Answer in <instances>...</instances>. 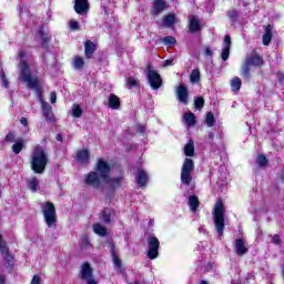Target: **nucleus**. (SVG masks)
<instances>
[{
	"label": "nucleus",
	"mask_w": 284,
	"mask_h": 284,
	"mask_svg": "<svg viewBox=\"0 0 284 284\" xmlns=\"http://www.w3.org/2000/svg\"><path fill=\"white\" fill-rule=\"evenodd\" d=\"M204 54H205V57H212V49H210V47H206L204 49Z\"/></svg>",
	"instance_id": "obj_53"
},
{
	"label": "nucleus",
	"mask_w": 284,
	"mask_h": 284,
	"mask_svg": "<svg viewBox=\"0 0 284 284\" xmlns=\"http://www.w3.org/2000/svg\"><path fill=\"white\" fill-rule=\"evenodd\" d=\"M194 105L196 110H201L203 105H205V100H203V98H196L194 101Z\"/></svg>",
	"instance_id": "obj_43"
},
{
	"label": "nucleus",
	"mask_w": 284,
	"mask_h": 284,
	"mask_svg": "<svg viewBox=\"0 0 284 284\" xmlns=\"http://www.w3.org/2000/svg\"><path fill=\"white\" fill-rule=\"evenodd\" d=\"M192 172H194V160L185 158L181 170L182 185H190L192 183Z\"/></svg>",
	"instance_id": "obj_5"
},
{
	"label": "nucleus",
	"mask_w": 284,
	"mask_h": 284,
	"mask_svg": "<svg viewBox=\"0 0 284 284\" xmlns=\"http://www.w3.org/2000/svg\"><path fill=\"white\" fill-rule=\"evenodd\" d=\"M261 65H263V58L254 52L251 53L242 67V77H244V79H250L251 68H261Z\"/></svg>",
	"instance_id": "obj_4"
},
{
	"label": "nucleus",
	"mask_w": 284,
	"mask_h": 284,
	"mask_svg": "<svg viewBox=\"0 0 284 284\" xmlns=\"http://www.w3.org/2000/svg\"><path fill=\"white\" fill-rule=\"evenodd\" d=\"M235 250L239 256H243V254H247V246H245V241L243 239H237L235 241Z\"/></svg>",
	"instance_id": "obj_20"
},
{
	"label": "nucleus",
	"mask_w": 284,
	"mask_h": 284,
	"mask_svg": "<svg viewBox=\"0 0 284 284\" xmlns=\"http://www.w3.org/2000/svg\"><path fill=\"white\" fill-rule=\"evenodd\" d=\"M205 123L207 128H213L214 123H216V120L214 119V114L212 112L206 113Z\"/></svg>",
	"instance_id": "obj_40"
},
{
	"label": "nucleus",
	"mask_w": 284,
	"mask_h": 284,
	"mask_svg": "<svg viewBox=\"0 0 284 284\" xmlns=\"http://www.w3.org/2000/svg\"><path fill=\"white\" fill-rule=\"evenodd\" d=\"M24 9H26V6H23V4H20L18 7V10H19L20 14L23 12Z\"/></svg>",
	"instance_id": "obj_58"
},
{
	"label": "nucleus",
	"mask_w": 284,
	"mask_h": 284,
	"mask_svg": "<svg viewBox=\"0 0 284 284\" xmlns=\"http://www.w3.org/2000/svg\"><path fill=\"white\" fill-rule=\"evenodd\" d=\"M45 165H48V153L40 145H37L31 156V170L36 174H43Z\"/></svg>",
	"instance_id": "obj_2"
},
{
	"label": "nucleus",
	"mask_w": 284,
	"mask_h": 284,
	"mask_svg": "<svg viewBox=\"0 0 284 284\" xmlns=\"http://www.w3.org/2000/svg\"><path fill=\"white\" fill-rule=\"evenodd\" d=\"M112 214H114V211H112V209H104L101 215L102 221L106 224L112 223Z\"/></svg>",
	"instance_id": "obj_29"
},
{
	"label": "nucleus",
	"mask_w": 284,
	"mask_h": 284,
	"mask_svg": "<svg viewBox=\"0 0 284 284\" xmlns=\"http://www.w3.org/2000/svg\"><path fill=\"white\" fill-rule=\"evenodd\" d=\"M231 48H232V38H230V36H225L223 41L222 53H221L222 61H227L230 59Z\"/></svg>",
	"instance_id": "obj_11"
},
{
	"label": "nucleus",
	"mask_w": 284,
	"mask_h": 284,
	"mask_svg": "<svg viewBox=\"0 0 284 284\" xmlns=\"http://www.w3.org/2000/svg\"><path fill=\"white\" fill-rule=\"evenodd\" d=\"M200 284H207V281H202Z\"/></svg>",
	"instance_id": "obj_62"
},
{
	"label": "nucleus",
	"mask_w": 284,
	"mask_h": 284,
	"mask_svg": "<svg viewBox=\"0 0 284 284\" xmlns=\"http://www.w3.org/2000/svg\"><path fill=\"white\" fill-rule=\"evenodd\" d=\"M128 85H130V88H136V85H139V79H136L134 77H129Z\"/></svg>",
	"instance_id": "obj_42"
},
{
	"label": "nucleus",
	"mask_w": 284,
	"mask_h": 284,
	"mask_svg": "<svg viewBox=\"0 0 284 284\" xmlns=\"http://www.w3.org/2000/svg\"><path fill=\"white\" fill-rule=\"evenodd\" d=\"M39 37L43 43H45L48 41V34L42 33L41 31L39 32Z\"/></svg>",
	"instance_id": "obj_50"
},
{
	"label": "nucleus",
	"mask_w": 284,
	"mask_h": 284,
	"mask_svg": "<svg viewBox=\"0 0 284 284\" xmlns=\"http://www.w3.org/2000/svg\"><path fill=\"white\" fill-rule=\"evenodd\" d=\"M80 278L82 281H88L89 278H92V267L90 266V263L85 262L82 264L80 271Z\"/></svg>",
	"instance_id": "obj_18"
},
{
	"label": "nucleus",
	"mask_w": 284,
	"mask_h": 284,
	"mask_svg": "<svg viewBox=\"0 0 284 284\" xmlns=\"http://www.w3.org/2000/svg\"><path fill=\"white\" fill-rule=\"evenodd\" d=\"M0 79L2 81L3 88H8L9 83H8V79H6V73L1 72L0 73Z\"/></svg>",
	"instance_id": "obj_44"
},
{
	"label": "nucleus",
	"mask_w": 284,
	"mask_h": 284,
	"mask_svg": "<svg viewBox=\"0 0 284 284\" xmlns=\"http://www.w3.org/2000/svg\"><path fill=\"white\" fill-rule=\"evenodd\" d=\"M28 187L31 192H39V179L31 178L28 180Z\"/></svg>",
	"instance_id": "obj_32"
},
{
	"label": "nucleus",
	"mask_w": 284,
	"mask_h": 284,
	"mask_svg": "<svg viewBox=\"0 0 284 284\" xmlns=\"http://www.w3.org/2000/svg\"><path fill=\"white\" fill-rule=\"evenodd\" d=\"M40 102L42 103V112L47 121H52L54 119V114L52 113V106L48 102H43V99L41 98Z\"/></svg>",
	"instance_id": "obj_19"
},
{
	"label": "nucleus",
	"mask_w": 284,
	"mask_h": 284,
	"mask_svg": "<svg viewBox=\"0 0 284 284\" xmlns=\"http://www.w3.org/2000/svg\"><path fill=\"white\" fill-rule=\"evenodd\" d=\"M190 81L191 83H199V81H201V71L199 69H194L191 72Z\"/></svg>",
	"instance_id": "obj_35"
},
{
	"label": "nucleus",
	"mask_w": 284,
	"mask_h": 284,
	"mask_svg": "<svg viewBox=\"0 0 284 284\" xmlns=\"http://www.w3.org/2000/svg\"><path fill=\"white\" fill-rule=\"evenodd\" d=\"M31 284H41V276L34 275L31 280Z\"/></svg>",
	"instance_id": "obj_46"
},
{
	"label": "nucleus",
	"mask_w": 284,
	"mask_h": 284,
	"mask_svg": "<svg viewBox=\"0 0 284 284\" xmlns=\"http://www.w3.org/2000/svg\"><path fill=\"white\" fill-rule=\"evenodd\" d=\"M146 77L152 90H159V88L163 85L161 74H159L156 71L149 69Z\"/></svg>",
	"instance_id": "obj_10"
},
{
	"label": "nucleus",
	"mask_w": 284,
	"mask_h": 284,
	"mask_svg": "<svg viewBox=\"0 0 284 284\" xmlns=\"http://www.w3.org/2000/svg\"><path fill=\"white\" fill-rule=\"evenodd\" d=\"M256 163L258 168H267V158H265L263 154H260L256 158Z\"/></svg>",
	"instance_id": "obj_39"
},
{
	"label": "nucleus",
	"mask_w": 284,
	"mask_h": 284,
	"mask_svg": "<svg viewBox=\"0 0 284 284\" xmlns=\"http://www.w3.org/2000/svg\"><path fill=\"white\" fill-rule=\"evenodd\" d=\"M77 161L80 163V165H88V163H90V151H88V149L78 151Z\"/></svg>",
	"instance_id": "obj_16"
},
{
	"label": "nucleus",
	"mask_w": 284,
	"mask_h": 284,
	"mask_svg": "<svg viewBox=\"0 0 284 284\" xmlns=\"http://www.w3.org/2000/svg\"><path fill=\"white\" fill-rule=\"evenodd\" d=\"M148 172L143 169H139L135 173V182L139 187H145L148 185Z\"/></svg>",
	"instance_id": "obj_12"
},
{
	"label": "nucleus",
	"mask_w": 284,
	"mask_h": 284,
	"mask_svg": "<svg viewBox=\"0 0 284 284\" xmlns=\"http://www.w3.org/2000/svg\"><path fill=\"white\" fill-rule=\"evenodd\" d=\"M136 132H139L140 134H145V125L139 124L136 128Z\"/></svg>",
	"instance_id": "obj_49"
},
{
	"label": "nucleus",
	"mask_w": 284,
	"mask_h": 284,
	"mask_svg": "<svg viewBox=\"0 0 284 284\" xmlns=\"http://www.w3.org/2000/svg\"><path fill=\"white\" fill-rule=\"evenodd\" d=\"M83 65H85V61L83 60V58H81L79 55L73 58L74 70H81L83 68Z\"/></svg>",
	"instance_id": "obj_34"
},
{
	"label": "nucleus",
	"mask_w": 284,
	"mask_h": 284,
	"mask_svg": "<svg viewBox=\"0 0 284 284\" xmlns=\"http://www.w3.org/2000/svg\"><path fill=\"white\" fill-rule=\"evenodd\" d=\"M70 28H71V30H77L79 28V22L74 21V20H71L70 21Z\"/></svg>",
	"instance_id": "obj_48"
},
{
	"label": "nucleus",
	"mask_w": 284,
	"mask_h": 284,
	"mask_svg": "<svg viewBox=\"0 0 284 284\" xmlns=\"http://www.w3.org/2000/svg\"><path fill=\"white\" fill-rule=\"evenodd\" d=\"M95 172L102 178V181L110 176L112 172V165L105 159L100 158L95 163Z\"/></svg>",
	"instance_id": "obj_8"
},
{
	"label": "nucleus",
	"mask_w": 284,
	"mask_h": 284,
	"mask_svg": "<svg viewBox=\"0 0 284 284\" xmlns=\"http://www.w3.org/2000/svg\"><path fill=\"white\" fill-rule=\"evenodd\" d=\"M168 8V3L165 0H154V8L152 10V14H161L163 10Z\"/></svg>",
	"instance_id": "obj_21"
},
{
	"label": "nucleus",
	"mask_w": 284,
	"mask_h": 284,
	"mask_svg": "<svg viewBox=\"0 0 284 284\" xmlns=\"http://www.w3.org/2000/svg\"><path fill=\"white\" fill-rule=\"evenodd\" d=\"M0 252L3 258H6V261H10L12 258V256L10 255V252L8 251V244L6 243V241H3V236L1 235H0Z\"/></svg>",
	"instance_id": "obj_23"
},
{
	"label": "nucleus",
	"mask_w": 284,
	"mask_h": 284,
	"mask_svg": "<svg viewBox=\"0 0 284 284\" xmlns=\"http://www.w3.org/2000/svg\"><path fill=\"white\" fill-rule=\"evenodd\" d=\"M148 252L146 256L150 261H154V258H159V247H161V242L156 239V236L151 235L146 239Z\"/></svg>",
	"instance_id": "obj_7"
},
{
	"label": "nucleus",
	"mask_w": 284,
	"mask_h": 284,
	"mask_svg": "<svg viewBox=\"0 0 284 284\" xmlns=\"http://www.w3.org/2000/svg\"><path fill=\"white\" fill-rule=\"evenodd\" d=\"M272 243H274V245H280L281 244V236L274 235L272 237Z\"/></svg>",
	"instance_id": "obj_47"
},
{
	"label": "nucleus",
	"mask_w": 284,
	"mask_h": 284,
	"mask_svg": "<svg viewBox=\"0 0 284 284\" xmlns=\"http://www.w3.org/2000/svg\"><path fill=\"white\" fill-rule=\"evenodd\" d=\"M174 21H175V18L172 14L164 17L163 19L164 28H171V26H174Z\"/></svg>",
	"instance_id": "obj_38"
},
{
	"label": "nucleus",
	"mask_w": 284,
	"mask_h": 284,
	"mask_svg": "<svg viewBox=\"0 0 284 284\" xmlns=\"http://www.w3.org/2000/svg\"><path fill=\"white\" fill-rule=\"evenodd\" d=\"M207 142L211 143V144L214 143V133L210 132L207 134Z\"/></svg>",
	"instance_id": "obj_52"
},
{
	"label": "nucleus",
	"mask_w": 284,
	"mask_h": 284,
	"mask_svg": "<svg viewBox=\"0 0 284 284\" xmlns=\"http://www.w3.org/2000/svg\"><path fill=\"white\" fill-rule=\"evenodd\" d=\"M212 216L215 230L219 234V239H221L225 230V205L223 204V201H216L212 212Z\"/></svg>",
	"instance_id": "obj_3"
},
{
	"label": "nucleus",
	"mask_w": 284,
	"mask_h": 284,
	"mask_svg": "<svg viewBox=\"0 0 284 284\" xmlns=\"http://www.w3.org/2000/svg\"><path fill=\"white\" fill-rule=\"evenodd\" d=\"M250 278H252V274H248V275H247V281H250Z\"/></svg>",
	"instance_id": "obj_61"
},
{
	"label": "nucleus",
	"mask_w": 284,
	"mask_h": 284,
	"mask_svg": "<svg viewBox=\"0 0 284 284\" xmlns=\"http://www.w3.org/2000/svg\"><path fill=\"white\" fill-rule=\"evenodd\" d=\"M185 156H194V140H189L184 146Z\"/></svg>",
	"instance_id": "obj_31"
},
{
	"label": "nucleus",
	"mask_w": 284,
	"mask_h": 284,
	"mask_svg": "<svg viewBox=\"0 0 284 284\" xmlns=\"http://www.w3.org/2000/svg\"><path fill=\"white\" fill-rule=\"evenodd\" d=\"M187 204H189L190 210H192L193 212H196V210H199V205H200L199 196L190 195Z\"/></svg>",
	"instance_id": "obj_28"
},
{
	"label": "nucleus",
	"mask_w": 284,
	"mask_h": 284,
	"mask_svg": "<svg viewBox=\"0 0 284 284\" xmlns=\"http://www.w3.org/2000/svg\"><path fill=\"white\" fill-rule=\"evenodd\" d=\"M109 108H111V110H119V108H121V100L119 99V97L110 94Z\"/></svg>",
	"instance_id": "obj_25"
},
{
	"label": "nucleus",
	"mask_w": 284,
	"mask_h": 284,
	"mask_svg": "<svg viewBox=\"0 0 284 284\" xmlns=\"http://www.w3.org/2000/svg\"><path fill=\"white\" fill-rule=\"evenodd\" d=\"M272 30H274V27H272V24L265 27V33L263 36V45H270L272 41Z\"/></svg>",
	"instance_id": "obj_24"
},
{
	"label": "nucleus",
	"mask_w": 284,
	"mask_h": 284,
	"mask_svg": "<svg viewBox=\"0 0 284 284\" xmlns=\"http://www.w3.org/2000/svg\"><path fill=\"white\" fill-rule=\"evenodd\" d=\"M0 284H6V275L0 274Z\"/></svg>",
	"instance_id": "obj_57"
},
{
	"label": "nucleus",
	"mask_w": 284,
	"mask_h": 284,
	"mask_svg": "<svg viewBox=\"0 0 284 284\" xmlns=\"http://www.w3.org/2000/svg\"><path fill=\"white\" fill-rule=\"evenodd\" d=\"M50 101H51V103H57V92L50 93Z\"/></svg>",
	"instance_id": "obj_51"
},
{
	"label": "nucleus",
	"mask_w": 284,
	"mask_h": 284,
	"mask_svg": "<svg viewBox=\"0 0 284 284\" xmlns=\"http://www.w3.org/2000/svg\"><path fill=\"white\" fill-rule=\"evenodd\" d=\"M241 85H243L241 78L235 77L231 80V88L233 92H239V90H241Z\"/></svg>",
	"instance_id": "obj_33"
},
{
	"label": "nucleus",
	"mask_w": 284,
	"mask_h": 284,
	"mask_svg": "<svg viewBox=\"0 0 284 284\" xmlns=\"http://www.w3.org/2000/svg\"><path fill=\"white\" fill-rule=\"evenodd\" d=\"M93 232L94 234H98V236H105L108 234V229L101 223H95L93 224Z\"/></svg>",
	"instance_id": "obj_30"
},
{
	"label": "nucleus",
	"mask_w": 284,
	"mask_h": 284,
	"mask_svg": "<svg viewBox=\"0 0 284 284\" xmlns=\"http://www.w3.org/2000/svg\"><path fill=\"white\" fill-rule=\"evenodd\" d=\"M57 141H63V136L61 134L57 135Z\"/></svg>",
	"instance_id": "obj_60"
},
{
	"label": "nucleus",
	"mask_w": 284,
	"mask_h": 284,
	"mask_svg": "<svg viewBox=\"0 0 284 284\" xmlns=\"http://www.w3.org/2000/svg\"><path fill=\"white\" fill-rule=\"evenodd\" d=\"M82 245H90V242L88 241V236L82 237Z\"/></svg>",
	"instance_id": "obj_55"
},
{
	"label": "nucleus",
	"mask_w": 284,
	"mask_h": 284,
	"mask_svg": "<svg viewBox=\"0 0 284 284\" xmlns=\"http://www.w3.org/2000/svg\"><path fill=\"white\" fill-rule=\"evenodd\" d=\"M176 97L180 103L187 105V88L183 84H180L176 89Z\"/></svg>",
	"instance_id": "obj_14"
},
{
	"label": "nucleus",
	"mask_w": 284,
	"mask_h": 284,
	"mask_svg": "<svg viewBox=\"0 0 284 284\" xmlns=\"http://www.w3.org/2000/svg\"><path fill=\"white\" fill-rule=\"evenodd\" d=\"M88 284H97V280H94V277H90L89 280H87Z\"/></svg>",
	"instance_id": "obj_56"
},
{
	"label": "nucleus",
	"mask_w": 284,
	"mask_h": 284,
	"mask_svg": "<svg viewBox=\"0 0 284 284\" xmlns=\"http://www.w3.org/2000/svg\"><path fill=\"white\" fill-rule=\"evenodd\" d=\"M183 121L189 128H194L196 125V115L192 112H186L184 113Z\"/></svg>",
	"instance_id": "obj_22"
},
{
	"label": "nucleus",
	"mask_w": 284,
	"mask_h": 284,
	"mask_svg": "<svg viewBox=\"0 0 284 284\" xmlns=\"http://www.w3.org/2000/svg\"><path fill=\"white\" fill-rule=\"evenodd\" d=\"M24 141L23 140H18L13 145H12V152L14 154H19L23 150Z\"/></svg>",
	"instance_id": "obj_37"
},
{
	"label": "nucleus",
	"mask_w": 284,
	"mask_h": 284,
	"mask_svg": "<svg viewBox=\"0 0 284 284\" xmlns=\"http://www.w3.org/2000/svg\"><path fill=\"white\" fill-rule=\"evenodd\" d=\"M189 30L190 32H199V30H201V22L197 17H192L190 19Z\"/></svg>",
	"instance_id": "obj_26"
},
{
	"label": "nucleus",
	"mask_w": 284,
	"mask_h": 284,
	"mask_svg": "<svg viewBox=\"0 0 284 284\" xmlns=\"http://www.w3.org/2000/svg\"><path fill=\"white\" fill-rule=\"evenodd\" d=\"M109 247L113 258V264L115 265L118 272H120V274H123V265L121 264V258H119V256H116V252H114V243L110 242Z\"/></svg>",
	"instance_id": "obj_17"
},
{
	"label": "nucleus",
	"mask_w": 284,
	"mask_h": 284,
	"mask_svg": "<svg viewBox=\"0 0 284 284\" xmlns=\"http://www.w3.org/2000/svg\"><path fill=\"white\" fill-rule=\"evenodd\" d=\"M20 80L28 84V88L39 92V78L32 77L30 72V64H28V60H26V51H20Z\"/></svg>",
	"instance_id": "obj_1"
},
{
	"label": "nucleus",
	"mask_w": 284,
	"mask_h": 284,
	"mask_svg": "<svg viewBox=\"0 0 284 284\" xmlns=\"http://www.w3.org/2000/svg\"><path fill=\"white\" fill-rule=\"evenodd\" d=\"M85 48V57L90 59L92 54L97 51V44H94L92 41L88 40L84 44Z\"/></svg>",
	"instance_id": "obj_27"
},
{
	"label": "nucleus",
	"mask_w": 284,
	"mask_h": 284,
	"mask_svg": "<svg viewBox=\"0 0 284 284\" xmlns=\"http://www.w3.org/2000/svg\"><path fill=\"white\" fill-rule=\"evenodd\" d=\"M74 10L78 14H85L90 10L88 0H75Z\"/></svg>",
	"instance_id": "obj_15"
},
{
	"label": "nucleus",
	"mask_w": 284,
	"mask_h": 284,
	"mask_svg": "<svg viewBox=\"0 0 284 284\" xmlns=\"http://www.w3.org/2000/svg\"><path fill=\"white\" fill-rule=\"evenodd\" d=\"M103 183H106V185H110V187H112L113 190H116L121 187V185H123V175H118L112 178H110L109 175L108 179L103 181Z\"/></svg>",
	"instance_id": "obj_13"
},
{
	"label": "nucleus",
	"mask_w": 284,
	"mask_h": 284,
	"mask_svg": "<svg viewBox=\"0 0 284 284\" xmlns=\"http://www.w3.org/2000/svg\"><path fill=\"white\" fill-rule=\"evenodd\" d=\"M163 43L165 45H174V43H176V39L172 36H169V37L163 38Z\"/></svg>",
	"instance_id": "obj_41"
},
{
	"label": "nucleus",
	"mask_w": 284,
	"mask_h": 284,
	"mask_svg": "<svg viewBox=\"0 0 284 284\" xmlns=\"http://www.w3.org/2000/svg\"><path fill=\"white\" fill-rule=\"evenodd\" d=\"M101 181L103 178L97 171H91L84 175V183L90 187H101Z\"/></svg>",
	"instance_id": "obj_9"
},
{
	"label": "nucleus",
	"mask_w": 284,
	"mask_h": 284,
	"mask_svg": "<svg viewBox=\"0 0 284 284\" xmlns=\"http://www.w3.org/2000/svg\"><path fill=\"white\" fill-rule=\"evenodd\" d=\"M71 112L72 116L80 119L81 114H83V109H81V105L79 104H73Z\"/></svg>",
	"instance_id": "obj_36"
},
{
	"label": "nucleus",
	"mask_w": 284,
	"mask_h": 284,
	"mask_svg": "<svg viewBox=\"0 0 284 284\" xmlns=\"http://www.w3.org/2000/svg\"><path fill=\"white\" fill-rule=\"evenodd\" d=\"M42 212L48 227H52V225L57 223V210L54 209V204H52V202H45L42 206Z\"/></svg>",
	"instance_id": "obj_6"
},
{
	"label": "nucleus",
	"mask_w": 284,
	"mask_h": 284,
	"mask_svg": "<svg viewBox=\"0 0 284 284\" xmlns=\"http://www.w3.org/2000/svg\"><path fill=\"white\" fill-rule=\"evenodd\" d=\"M6 141H9L10 143H12V141H14V134H13V133H9V134L6 136Z\"/></svg>",
	"instance_id": "obj_54"
},
{
	"label": "nucleus",
	"mask_w": 284,
	"mask_h": 284,
	"mask_svg": "<svg viewBox=\"0 0 284 284\" xmlns=\"http://www.w3.org/2000/svg\"><path fill=\"white\" fill-rule=\"evenodd\" d=\"M163 68H168L170 65H174V59H168L162 63Z\"/></svg>",
	"instance_id": "obj_45"
},
{
	"label": "nucleus",
	"mask_w": 284,
	"mask_h": 284,
	"mask_svg": "<svg viewBox=\"0 0 284 284\" xmlns=\"http://www.w3.org/2000/svg\"><path fill=\"white\" fill-rule=\"evenodd\" d=\"M21 123H22V125H27L28 124V120L26 118H22L21 119Z\"/></svg>",
	"instance_id": "obj_59"
}]
</instances>
